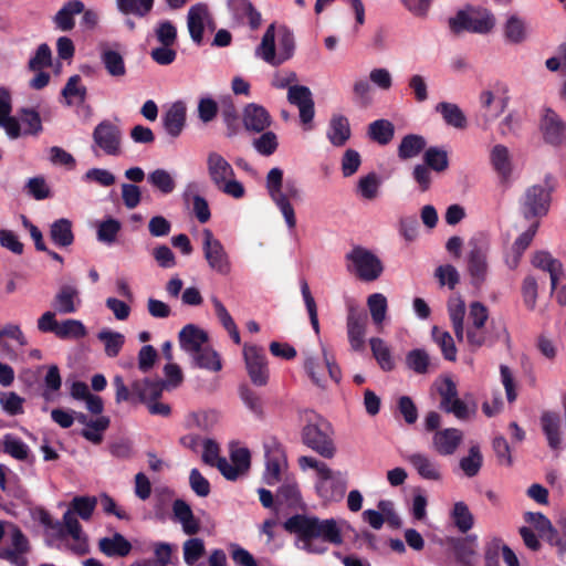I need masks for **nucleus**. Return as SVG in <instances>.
<instances>
[{"mask_svg":"<svg viewBox=\"0 0 566 566\" xmlns=\"http://www.w3.org/2000/svg\"><path fill=\"white\" fill-rule=\"evenodd\" d=\"M451 520L454 526L463 534L468 533L474 525V516L470 512L469 506L462 501L454 503L451 511Z\"/></svg>","mask_w":566,"mask_h":566,"instance_id":"49530a36","label":"nucleus"},{"mask_svg":"<svg viewBox=\"0 0 566 566\" xmlns=\"http://www.w3.org/2000/svg\"><path fill=\"white\" fill-rule=\"evenodd\" d=\"M490 161L493 169L506 181L512 175V163L509 148L502 144L495 145L490 153Z\"/></svg>","mask_w":566,"mask_h":566,"instance_id":"72a5a7b5","label":"nucleus"},{"mask_svg":"<svg viewBox=\"0 0 566 566\" xmlns=\"http://www.w3.org/2000/svg\"><path fill=\"white\" fill-rule=\"evenodd\" d=\"M379 187L380 179L376 172H369L361 177L357 185L358 192L367 200H373L378 196Z\"/></svg>","mask_w":566,"mask_h":566,"instance_id":"680f3d73","label":"nucleus"},{"mask_svg":"<svg viewBox=\"0 0 566 566\" xmlns=\"http://www.w3.org/2000/svg\"><path fill=\"white\" fill-rule=\"evenodd\" d=\"M20 122L25 126L23 135L39 136L43 132L40 113L33 107H21L18 111Z\"/></svg>","mask_w":566,"mask_h":566,"instance_id":"79ce46f5","label":"nucleus"},{"mask_svg":"<svg viewBox=\"0 0 566 566\" xmlns=\"http://www.w3.org/2000/svg\"><path fill=\"white\" fill-rule=\"evenodd\" d=\"M97 338L104 343L107 354H118L125 343V337L118 332L103 329L97 334Z\"/></svg>","mask_w":566,"mask_h":566,"instance_id":"0e129e2a","label":"nucleus"},{"mask_svg":"<svg viewBox=\"0 0 566 566\" xmlns=\"http://www.w3.org/2000/svg\"><path fill=\"white\" fill-rule=\"evenodd\" d=\"M463 441V432L457 428L438 430L432 436V449L442 457L452 455Z\"/></svg>","mask_w":566,"mask_h":566,"instance_id":"f3484780","label":"nucleus"},{"mask_svg":"<svg viewBox=\"0 0 566 566\" xmlns=\"http://www.w3.org/2000/svg\"><path fill=\"white\" fill-rule=\"evenodd\" d=\"M50 238L52 242L60 248H66L73 244L74 233L72 222L66 218L55 220L50 227Z\"/></svg>","mask_w":566,"mask_h":566,"instance_id":"4c0bfd02","label":"nucleus"},{"mask_svg":"<svg viewBox=\"0 0 566 566\" xmlns=\"http://www.w3.org/2000/svg\"><path fill=\"white\" fill-rule=\"evenodd\" d=\"M186 105L182 102L174 103L163 115V125L168 135L178 137L186 125Z\"/></svg>","mask_w":566,"mask_h":566,"instance_id":"a878e982","label":"nucleus"},{"mask_svg":"<svg viewBox=\"0 0 566 566\" xmlns=\"http://www.w3.org/2000/svg\"><path fill=\"white\" fill-rule=\"evenodd\" d=\"M30 543L27 536L17 528L12 534V547L0 551V558L13 566H29L25 554L30 552Z\"/></svg>","mask_w":566,"mask_h":566,"instance_id":"a211bd4d","label":"nucleus"},{"mask_svg":"<svg viewBox=\"0 0 566 566\" xmlns=\"http://www.w3.org/2000/svg\"><path fill=\"white\" fill-rule=\"evenodd\" d=\"M86 335V328L81 321L65 319L59 324L56 336L62 339L66 338H82Z\"/></svg>","mask_w":566,"mask_h":566,"instance_id":"bf43d9fd","label":"nucleus"},{"mask_svg":"<svg viewBox=\"0 0 566 566\" xmlns=\"http://www.w3.org/2000/svg\"><path fill=\"white\" fill-rule=\"evenodd\" d=\"M101 61L111 76L122 77L126 74L125 61L118 51L103 48L101 51Z\"/></svg>","mask_w":566,"mask_h":566,"instance_id":"a19ab883","label":"nucleus"},{"mask_svg":"<svg viewBox=\"0 0 566 566\" xmlns=\"http://www.w3.org/2000/svg\"><path fill=\"white\" fill-rule=\"evenodd\" d=\"M94 145L102 149L108 156H118L120 154L122 130L108 119H104L96 125L92 134Z\"/></svg>","mask_w":566,"mask_h":566,"instance_id":"f8f14e48","label":"nucleus"},{"mask_svg":"<svg viewBox=\"0 0 566 566\" xmlns=\"http://www.w3.org/2000/svg\"><path fill=\"white\" fill-rule=\"evenodd\" d=\"M494 27V18L488 11L473 14L460 10L454 17L449 19V28L453 33L463 31L485 34Z\"/></svg>","mask_w":566,"mask_h":566,"instance_id":"0eeeda50","label":"nucleus"},{"mask_svg":"<svg viewBox=\"0 0 566 566\" xmlns=\"http://www.w3.org/2000/svg\"><path fill=\"white\" fill-rule=\"evenodd\" d=\"M155 35L161 45L174 46L177 42V28L169 20L159 21L155 28Z\"/></svg>","mask_w":566,"mask_h":566,"instance_id":"4d7b16f0","label":"nucleus"},{"mask_svg":"<svg viewBox=\"0 0 566 566\" xmlns=\"http://www.w3.org/2000/svg\"><path fill=\"white\" fill-rule=\"evenodd\" d=\"M300 499V490L295 482H284L276 492V501L287 506H295Z\"/></svg>","mask_w":566,"mask_h":566,"instance_id":"338daca9","label":"nucleus"},{"mask_svg":"<svg viewBox=\"0 0 566 566\" xmlns=\"http://www.w3.org/2000/svg\"><path fill=\"white\" fill-rule=\"evenodd\" d=\"M366 315L350 312L347 317L348 339L353 350L360 352L365 346Z\"/></svg>","mask_w":566,"mask_h":566,"instance_id":"7c9ffc66","label":"nucleus"},{"mask_svg":"<svg viewBox=\"0 0 566 566\" xmlns=\"http://www.w3.org/2000/svg\"><path fill=\"white\" fill-rule=\"evenodd\" d=\"M304 366L312 381L318 387H324L327 379L328 356H308Z\"/></svg>","mask_w":566,"mask_h":566,"instance_id":"58836bf2","label":"nucleus"},{"mask_svg":"<svg viewBox=\"0 0 566 566\" xmlns=\"http://www.w3.org/2000/svg\"><path fill=\"white\" fill-rule=\"evenodd\" d=\"M346 260L349 262L347 270L364 282L376 281L384 272L381 260L374 252L360 245L354 247L346 254Z\"/></svg>","mask_w":566,"mask_h":566,"instance_id":"39448f33","label":"nucleus"},{"mask_svg":"<svg viewBox=\"0 0 566 566\" xmlns=\"http://www.w3.org/2000/svg\"><path fill=\"white\" fill-rule=\"evenodd\" d=\"M84 11V3L81 0H70L53 17L56 29L67 32L75 27V15Z\"/></svg>","mask_w":566,"mask_h":566,"instance_id":"c85d7f7f","label":"nucleus"},{"mask_svg":"<svg viewBox=\"0 0 566 566\" xmlns=\"http://www.w3.org/2000/svg\"><path fill=\"white\" fill-rule=\"evenodd\" d=\"M227 4L239 24L248 22L252 30H256L261 25V13L250 0H228Z\"/></svg>","mask_w":566,"mask_h":566,"instance_id":"4be33fe9","label":"nucleus"},{"mask_svg":"<svg viewBox=\"0 0 566 566\" xmlns=\"http://www.w3.org/2000/svg\"><path fill=\"white\" fill-rule=\"evenodd\" d=\"M245 367L255 386H264L269 380V367L265 356H244Z\"/></svg>","mask_w":566,"mask_h":566,"instance_id":"c9c22d12","label":"nucleus"},{"mask_svg":"<svg viewBox=\"0 0 566 566\" xmlns=\"http://www.w3.org/2000/svg\"><path fill=\"white\" fill-rule=\"evenodd\" d=\"M545 187L533 185L528 187L520 199V212L526 220L545 217L551 207V193L554 190V177L547 174L544 178Z\"/></svg>","mask_w":566,"mask_h":566,"instance_id":"7ed1b4c3","label":"nucleus"},{"mask_svg":"<svg viewBox=\"0 0 566 566\" xmlns=\"http://www.w3.org/2000/svg\"><path fill=\"white\" fill-rule=\"evenodd\" d=\"M448 543L455 560L461 566H474L479 547L476 534H469L464 537H452Z\"/></svg>","mask_w":566,"mask_h":566,"instance_id":"2eb2a0df","label":"nucleus"},{"mask_svg":"<svg viewBox=\"0 0 566 566\" xmlns=\"http://www.w3.org/2000/svg\"><path fill=\"white\" fill-rule=\"evenodd\" d=\"M205 554L203 541L200 538H190L184 544V559L189 566L196 564Z\"/></svg>","mask_w":566,"mask_h":566,"instance_id":"774afa93","label":"nucleus"},{"mask_svg":"<svg viewBox=\"0 0 566 566\" xmlns=\"http://www.w3.org/2000/svg\"><path fill=\"white\" fill-rule=\"evenodd\" d=\"M295 50V39L293 32L285 25L279 29V54L281 64L290 60Z\"/></svg>","mask_w":566,"mask_h":566,"instance_id":"6e6d98bb","label":"nucleus"},{"mask_svg":"<svg viewBox=\"0 0 566 566\" xmlns=\"http://www.w3.org/2000/svg\"><path fill=\"white\" fill-rule=\"evenodd\" d=\"M350 136L352 130L348 118L339 114L333 115L326 132L329 143L335 147H343Z\"/></svg>","mask_w":566,"mask_h":566,"instance_id":"cd10ccee","label":"nucleus"},{"mask_svg":"<svg viewBox=\"0 0 566 566\" xmlns=\"http://www.w3.org/2000/svg\"><path fill=\"white\" fill-rule=\"evenodd\" d=\"M423 165L436 172H443L449 167L448 153L442 148L431 146L424 150Z\"/></svg>","mask_w":566,"mask_h":566,"instance_id":"de8ad7c7","label":"nucleus"},{"mask_svg":"<svg viewBox=\"0 0 566 566\" xmlns=\"http://www.w3.org/2000/svg\"><path fill=\"white\" fill-rule=\"evenodd\" d=\"M488 318L489 312L485 305L481 302H473L470 304L464 338L472 349L480 348L481 346L489 345L493 342L491 334L486 332L485 324Z\"/></svg>","mask_w":566,"mask_h":566,"instance_id":"423d86ee","label":"nucleus"},{"mask_svg":"<svg viewBox=\"0 0 566 566\" xmlns=\"http://www.w3.org/2000/svg\"><path fill=\"white\" fill-rule=\"evenodd\" d=\"M436 111L442 115L447 125L457 129H464L468 125L467 117L461 108L453 103L440 102Z\"/></svg>","mask_w":566,"mask_h":566,"instance_id":"ea45409f","label":"nucleus"},{"mask_svg":"<svg viewBox=\"0 0 566 566\" xmlns=\"http://www.w3.org/2000/svg\"><path fill=\"white\" fill-rule=\"evenodd\" d=\"M490 248V238L488 234L483 232L476 233L469 241V252L467 254V270L470 275L471 284L475 289H480L488 279V256Z\"/></svg>","mask_w":566,"mask_h":566,"instance_id":"20e7f679","label":"nucleus"},{"mask_svg":"<svg viewBox=\"0 0 566 566\" xmlns=\"http://www.w3.org/2000/svg\"><path fill=\"white\" fill-rule=\"evenodd\" d=\"M116 3L122 13L140 18L147 15L154 7V0H117Z\"/></svg>","mask_w":566,"mask_h":566,"instance_id":"5fc2aeb1","label":"nucleus"},{"mask_svg":"<svg viewBox=\"0 0 566 566\" xmlns=\"http://www.w3.org/2000/svg\"><path fill=\"white\" fill-rule=\"evenodd\" d=\"M541 129L546 143L554 146L566 144V123L553 109L547 108L545 111Z\"/></svg>","mask_w":566,"mask_h":566,"instance_id":"dca6fc26","label":"nucleus"},{"mask_svg":"<svg viewBox=\"0 0 566 566\" xmlns=\"http://www.w3.org/2000/svg\"><path fill=\"white\" fill-rule=\"evenodd\" d=\"M24 399L14 391H0V405L10 416H18L24 412Z\"/></svg>","mask_w":566,"mask_h":566,"instance_id":"052dcab7","label":"nucleus"},{"mask_svg":"<svg viewBox=\"0 0 566 566\" xmlns=\"http://www.w3.org/2000/svg\"><path fill=\"white\" fill-rule=\"evenodd\" d=\"M256 56L261 57L266 63L277 66L281 64L280 54L275 52V25L270 24L264 32L261 43L255 50Z\"/></svg>","mask_w":566,"mask_h":566,"instance_id":"473e14b6","label":"nucleus"},{"mask_svg":"<svg viewBox=\"0 0 566 566\" xmlns=\"http://www.w3.org/2000/svg\"><path fill=\"white\" fill-rule=\"evenodd\" d=\"M164 387V380H151L148 378L135 380L132 384L133 394L136 395V398L140 402L157 400L161 396Z\"/></svg>","mask_w":566,"mask_h":566,"instance_id":"2f4dec72","label":"nucleus"},{"mask_svg":"<svg viewBox=\"0 0 566 566\" xmlns=\"http://www.w3.org/2000/svg\"><path fill=\"white\" fill-rule=\"evenodd\" d=\"M81 81L80 75H73L67 80L62 90V95L69 106L73 104L72 98H76L78 104L84 103L86 99L87 90L84 85H81Z\"/></svg>","mask_w":566,"mask_h":566,"instance_id":"3c124183","label":"nucleus"},{"mask_svg":"<svg viewBox=\"0 0 566 566\" xmlns=\"http://www.w3.org/2000/svg\"><path fill=\"white\" fill-rule=\"evenodd\" d=\"M448 313L453 327V332L459 342L464 340L463 321L465 316V304L462 300L450 301L448 303Z\"/></svg>","mask_w":566,"mask_h":566,"instance_id":"a18cd8bd","label":"nucleus"},{"mask_svg":"<svg viewBox=\"0 0 566 566\" xmlns=\"http://www.w3.org/2000/svg\"><path fill=\"white\" fill-rule=\"evenodd\" d=\"M207 169L212 184L219 187L235 176L232 166L218 153L211 151L207 157Z\"/></svg>","mask_w":566,"mask_h":566,"instance_id":"b1692460","label":"nucleus"},{"mask_svg":"<svg viewBox=\"0 0 566 566\" xmlns=\"http://www.w3.org/2000/svg\"><path fill=\"white\" fill-rule=\"evenodd\" d=\"M333 434L332 424L319 416L310 420L301 431L303 444L325 459H332L336 454Z\"/></svg>","mask_w":566,"mask_h":566,"instance_id":"f03ea898","label":"nucleus"},{"mask_svg":"<svg viewBox=\"0 0 566 566\" xmlns=\"http://www.w3.org/2000/svg\"><path fill=\"white\" fill-rule=\"evenodd\" d=\"M78 291L72 285H62L54 296L52 302L53 307L60 314H72L76 312L75 301L77 298Z\"/></svg>","mask_w":566,"mask_h":566,"instance_id":"f704fd0d","label":"nucleus"},{"mask_svg":"<svg viewBox=\"0 0 566 566\" xmlns=\"http://www.w3.org/2000/svg\"><path fill=\"white\" fill-rule=\"evenodd\" d=\"M395 135V126L388 119H377L369 124L368 136L379 145H387Z\"/></svg>","mask_w":566,"mask_h":566,"instance_id":"37998d69","label":"nucleus"},{"mask_svg":"<svg viewBox=\"0 0 566 566\" xmlns=\"http://www.w3.org/2000/svg\"><path fill=\"white\" fill-rule=\"evenodd\" d=\"M287 99L292 105L300 109V118L302 123H311L314 118V101L311 90L304 85L290 86L287 92Z\"/></svg>","mask_w":566,"mask_h":566,"instance_id":"6ab92c4d","label":"nucleus"},{"mask_svg":"<svg viewBox=\"0 0 566 566\" xmlns=\"http://www.w3.org/2000/svg\"><path fill=\"white\" fill-rule=\"evenodd\" d=\"M531 263L533 266L549 273L551 292L554 293L558 282L565 276L563 263L553 258L547 251H536Z\"/></svg>","mask_w":566,"mask_h":566,"instance_id":"412c9836","label":"nucleus"},{"mask_svg":"<svg viewBox=\"0 0 566 566\" xmlns=\"http://www.w3.org/2000/svg\"><path fill=\"white\" fill-rule=\"evenodd\" d=\"M3 451L19 461L33 462V458L29 460L30 448L28 444L11 433H7L3 437Z\"/></svg>","mask_w":566,"mask_h":566,"instance_id":"09e8293b","label":"nucleus"},{"mask_svg":"<svg viewBox=\"0 0 566 566\" xmlns=\"http://www.w3.org/2000/svg\"><path fill=\"white\" fill-rule=\"evenodd\" d=\"M367 305L371 319L376 325H380L387 313V298L380 293H374L368 296Z\"/></svg>","mask_w":566,"mask_h":566,"instance_id":"13d9d810","label":"nucleus"},{"mask_svg":"<svg viewBox=\"0 0 566 566\" xmlns=\"http://www.w3.org/2000/svg\"><path fill=\"white\" fill-rule=\"evenodd\" d=\"M214 28L213 19L206 3L199 2L191 6L187 14V27L191 40L200 45L203 41L205 27Z\"/></svg>","mask_w":566,"mask_h":566,"instance_id":"4468645a","label":"nucleus"},{"mask_svg":"<svg viewBox=\"0 0 566 566\" xmlns=\"http://www.w3.org/2000/svg\"><path fill=\"white\" fill-rule=\"evenodd\" d=\"M539 228V220H534L528 229L521 233L514 241L512 245V250L515 254L514 266L520 262L521 256L525 252V250L531 245L537 230Z\"/></svg>","mask_w":566,"mask_h":566,"instance_id":"603ef678","label":"nucleus"},{"mask_svg":"<svg viewBox=\"0 0 566 566\" xmlns=\"http://www.w3.org/2000/svg\"><path fill=\"white\" fill-rule=\"evenodd\" d=\"M203 253L209 266L220 274L230 272V262L222 243L214 238L210 229L202 231Z\"/></svg>","mask_w":566,"mask_h":566,"instance_id":"ddd939ff","label":"nucleus"},{"mask_svg":"<svg viewBox=\"0 0 566 566\" xmlns=\"http://www.w3.org/2000/svg\"><path fill=\"white\" fill-rule=\"evenodd\" d=\"M427 142L426 138L417 134H408L402 137L397 154L401 160H408L417 157L423 150H426Z\"/></svg>","mask_w":566,"mask_h":566,"instance_id":"e433bc0d","label":"nucleus"},{"mask_svg":"<svg viewBox=\"0 0 566 566\" xmlns=\"http://www.w3.org/2000/svg\"><path fill=\"white\" fill-rule=\"evenodd\" d=\"M541 428L546 438L547 446L553 451L562 450V418L556 411L545 410L542 412Z\"/></svg>","mask_w":566,"mask_h":566,"instance_id":"aec40b11","label":"nucleus"},{"mask_svg":"<svg viewBox=\"0 0 566 566\" xmlns=\"http://www.w3.org/2000/svg\"><path fill=\"white\" fill-rule=\"evenodd\" d=\"M242 122L247 130L262 133L271 125V116L263 106L250 103L243 109Z\"/></svg>","mask_w":566,"mask_h":566,"instance_id":"5701e85b","label":"nucleus"},{"mask_svg":"<svg viewBox=\"0 0 566 566\" xmlns=\"http://www.w3.org/2000/svg\"><path fill=\"white\" fill-rule=\"evenodd\" d=\"M96 504L97 499L95 496H74L67 511H72L74 516L77 515L83 521H88L95 511Z\"/></svg>","mask_w":566,"mask_h":566,"instance_id":"8fccbe9b","label":"nucleus"},{"mask_svg":"<svg viewBox=\"0 0 566 566\" xmlns=\"http://www.w3.org/2000/svg\"><path fill=\"white\" fill-rule=\"evenodd\" d=\"M266 190L272 201L280 209L289 229L296 227V218L293 206L283 197V170L274 167L266 175Z\"/></svg>","mask_w":566,"mask_h":566,"instance_id":"1a4fd4ad","label":"nucleus"},{"mask_svg":"<svg viewBox=\"0 0 566 566\" xmlns=\"http://www.w3.org/2000/svg\"><path fill=\"white\" fill-rule=\"evenodd\" d=\"M148 182L159 190L163 195L171 193L176 188V182L171 175L161 168L155 169L147 176Z\"/></svg>","mask_w":566,"mask_h":566,"instance_id":"864d4df0","label":"nucleus"},{"mask_svg":"<svg viewBox=\"0 0 566 566\" xmlns=\"http://www.w3.org/2000/svg\"><path fill=\"white\" fill-rule=\"evenodd\" d=\"M265 451V472L264 482L274 485L281 480V472L286 467V454L284 447L274 437L269 438L264 442Z\"/></svg>","mask_w":566,"mask_h":566,"instance_id":"9d476101","label":"nucleus"},{"mask_svg":"<svg viewBox=\"0 0 566 566\" xmlns=\"http://www.w3.org/2000/svg\"><path fill=\"white\" fill-rule=\"evenodd\" d=\"M459 465L465 476H476L483 465V454L480 447L478 444L471 446L468 455L460 459Z\"/></svg>","mask_w":566,"mask_h":566,"instance_id":"c03bdc74","label":"nucleus"},{"mask_svg":"<svg viewBox=\"0 0 566 566\" xmlns=\"http://www.w3.org/2000/svg\"><path fill=\"white\" fill-rule=\"evenodd\" d=\"M284 528L296 534L310 553L322 554L326 551L325 547L318 548L312 544L316 538L334 545L343 543L342 532L334 518L319 520L316 516L295 514L284 522Z\"/></svg>","mask_w":566,"mask_h":566,"instance_id":"f257e3e1","label":"nucleus"},{"mask_svg":"<svg viewBox=\"0 0 566 566\" xmlns=\"http://www.w3.org/2000/svg\"><path fill=\"white\" fill-rule=\"evenodd\" d=\"M346 481L340 476H336L331 470L328 479H319L316 483L318 495L326 502L340 501L346 492Z\"/></svg>","mask_w":566,"mask_h":566,"instance_id":"393cba45","label":"nucleus"},{"mask_svg":"<svg viewBox=\"0 0 566 566\" xmlns=\"http://www.w3.org/2000/svg\"><path fill=\"white\" fill-rule=\"evenodd\" d=\"M130 542L120 533L98 541V549L107 557H126L132 552Z\"/></svg>","mask_w":566,"mask_h":566,"instance_id":"c756f323","label":"nucleus"},{"mask_svg":"<svg viewBox=\"0 0 566 566\" xmlns=\"http://www.w3.org/2000/svg\"><path fill=\"white\" fill-rule=\"evenodd\" d=\"M504 34L507 41L512 43L523 42L526 38L524 22L520 18L512 15L505 23Z\"/></svg>","mask_w":566,"mask_h":566,"instance_id":"69168bd1","label":"nucleus"},{"mask_svg":"<svg viewBox=\"0 0 566 566\" xmlns=\"http://www.w3.org/2000/svg\"><path fill=\"white\" fill-rule=\"evenodd\" d=\"M178 343L180 349L187 354H218L211 346L209 333L192 323L179 331Z\"/></svg>","mask_w":566,"mask_h":566,"instance_id":"6e6552de","label":"nucleus"},{"mask_svg":"<svg viewBox=\"0 0 566 566\" xmlns=\"http://www.w3.org/2000/svg\"><path fill=\"white\" fill-rule=\"evenodd\" d=\"M408 462L415 468L417 473L424 480L440 481L442 479L441 465L423 453H412L408 457Z\"/></svg>","mask_w":566,"mask_h":566,"instance_id":"bb28decb","label":"nucleus"},{"mask_svg":"<svg viewBox=\"0 0 566 566\" xmlns=\"http://www.w3.org/2000/svg\"><path fill=\"white\" fill-rule=\"evenodd\" d=\"M122 224L114 218H108L99 223L97 228L98 241L112 244L116 241L117 234L120 231Z\"/></svg>","mask_w":566,"mask_h":566,"instance_id":"e2e57ef3","label":"nucleus"},{"mask_svg":"<svg viewBox=\"0 0 566 566\" xmlns=\"http://www.w3.org/2000/svg\"><path fill=\"white\" fill-rule=\"evenodd\" d=\"M59 528L60 537L69 535L72 537L73 543L67 545V548L77 556L88 554L90 545L87 536L83 533L82 525L73 515L72 511H66L63 514L62 523H56L54 526Z\"/></svg>","mask_w":566,"mask_h":566,"instance_id":"9b49d317","label":"nucleus"}]
</instances>
